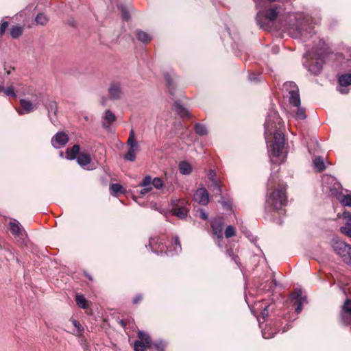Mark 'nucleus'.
Returning a JSON list of instances; mask_svg holds the SVG:
<instances>
[{"label":"nucleus","mask_w":351,"mask_h":351,"mask_svg":"<svg viewBox=\"0 0 351 351\" xmlns=\"http://www.w3.org/2000/svg\"><path fill=\"white\" fill-rule=\"evenodd\" d=\"M282 119L277 111L269 110L265 122V135L267 141L269 156L271 163H280L282 149L285 145V136L280 131Z\"/></svg>","instance_id":"f257e3e1"},{"label":"nucleus","mask_w":351,"mask_h":351,"mask_svg":"<svg viewBox=\"0 0 351 351\" xmlns=\"http://www.w3.org/2000/svg\"><path fill=\"white\" fill-rule=\"evenodd\" d=\"M256 8L258 10L256 20L257 24L261 29L268 30L271 28V23H273L280 14V7L276 5L265 9L264 0H253Z\"/></svg>","instance_id":"f03ea898"},{"label":"nucleus","mask_w":351,"mask_h":351,"mask_svg":"<svg viewBox=\"0 0 351 351\" xmlns=\"http://www.w3.org/2000/svg\"><path fill=\"white\" fill-rule=\"evenodd\" d=\"M289 16L291 19L292 18L297 19L295 27H291L289 29V33L292 37L306 40L314 34V27L311 18L305 17L301 19L300 17L297 18L294 14H289Z\"/></svg>","instance_id":"7ed1b4c3"},{"label":"nucleus","mask_w":351,"mask_h":351,"mask_svg":"<svg viewBox=\"0 0 351 351\" xmlns=\"http://www.w3.org/2000/svg\"><path fill=\"white\" fill-rule=\"evenodd\" d=\"M287 197L286 194V186H278L271 193L267 195L265 200L266 210H280L287 205Z\"/></svg>","instance_id":"20e7f679"},{"label":"nucleus","mask_w":351,"mask_h":351,"mask_svg":"<svg viewBox=\"0 0 351 351\" xmlns=\"http://www.w3.org/2000/svg\"><path fill=\"white\" fill-rule=\"evenodd\" d=\"M173 245H174V252H171V250H168L167 247L165 244L162 242V239L159 238H151L149 240V245L150 246L152 250L157 254H162L166 253L167 254L173 255L174 254H178L181 252L182 247L180 241V239L178 236H175L173 237Z\"/></svg>","instance_id":"39448f33"},{"label":"nucleus","mask_w":351,"mask_h":351,"mask_svg":"<svg viewBox=\"0 0 351 351\" xmlns=\"http://www.w3.org/2000/svg\"><path fill=\"white\" fill-rule=\"evenodd\" d=\"M332 246L339 256L342 261L351 266V247L345 242L339 240L338 238H334L332 241Z\"/></svg>","instance_id":"423d86ee"},{"label":"nucleus","mask_w":351,"mask_h":351,"mask_svg":"<svg viewBox=\"0 0 351 351\" xmlns=\"http://www.w3.org/2000/svg\"><path fill=\"white\" fill-rule=\"evenodd\" d=\"M282 90L284 96L289 97L290 104L293 106H299L300 105L299 88L295 82H286L282 85Z\"/></svg>","instance_id":"0eeeda50"},{"label":"nucleus","mask_w":351,"mask_h":351,"mask_svg":"<svg viewBox=\"0 0 351 351\" xmlns=\"http://www.w3.org/2000/svg\"><path fill=\"white\" fill-rule=\"evenodd\" d=\"M323 191L330 195H337L340 189V184L332 176L324 175L322 178Z\"/></svg>","instance_id":"6e6552de"},{"label":"nucleus","mask_w":351,"mask_h":351,"mask_svg":"<svg viewBox=\"0 0 351 351\" xmlns=\"http://www.w3.org/2000/svg\"><path fill=\"white\" fill-rule=\"evenodd\" d=\"M128 146V151L124 156L123 158L125 160L133 162L136 159V153L139 150L138 144L135 139V134L133 130H131L129 134V138L127 141Z\"/></svg>","instance_id":"1a4fd4ad"},{"label":"nucleus","mask_w":351,"mask_h":351,"mask_svg":"<svg viewBox=\"0 0 351 351\" xmlns=\"http://www.w3.org/2000/svg\"><path fill=\"white\" fill-rule=\"evenodd\" d=\"M211 228L213 234L217 239V245L219 247H221V241L223 238V230L224 226V221L223 217H217L212 220Z\"/></svg>","instance_id":"9d476101"},{"label":"nucleus","mask_w":351,"mask_h":351,"mask_svg":"<svg viewBox=\"0 0 351 351\" xmlns=\"http://www.w3.org/2000/svg\"><path fill=\"white\" fill-rule=\"evenodd\" d=\"M173 211L175 215L180 219H184L187 216L189 208L186 202L183 199H175L172 201Z\"/></svg>","instance_id":"9b49d317"},{"label":"nucleus","mask_w":351,"mask_h":351,"mask_svg":"<svg viewBox=\"0 0 351 351\" xmlns=\"http://www.w3.org/2000/svg\"><path fill=\"white\" fill-rule=\"evenodd\" d=\"M306 298L302 296V291L300 289H295L291 295V301L293 305L295 306V311L300 313L302 310V304L305 302Z\"/></svg>","instance_id":"f8f14e48"},{"label":"nucleus","mask_w":351,"mask_h":351,"mask_svg":"<svg viewBox=\"0 0 351 351\" xmlns=\"http://www.w3.org/2000/svg\"><path fill=\"white\" fill-rule=\"evenodd\" d=\"M10 230L14 237L18 240H23L26 232L19 222L13 219L9 223Z\"/></svg>","instance_id":"ddd939ff"},{"label":"nucleus","mask_w":351,"mask_h":351,"mask_svg":"<svg viewBox=\"0 0 351 351\" xmlns=\"http://www.w3.org/2000/svg\"><path fill=\"white\" fill-rule=\"evenodd\" d=\"M317 55L319 57L315 60H313L312 63H310L309 64H306V62L304 63V64L308 68V71L315 75L319 74L322 70L323 66L322 52H317Z\"/></svg>","instance_id":"4468645a"},{"label":"nucleus","mask_w":351,"mask_h":351,"mask_svg":"<svg viewBox=\"0 0 351 351\" xmlns=\"http://www.w3.org/2000/svg\"><path fill=\"white\" fill-rule=\"evenodd\" d=\"M341 319L343 324L351 326V300H346L343 306Z\"/></svg>","instance_id":"2eb2a0df"},{"label":"nucleus","mask_w":351,"mask_h":351,"mask_svg":"<svg viewBox=\"0 0 351 351\" xmlns=\"http://www.w3.org/2000/svg\"><path fill=\"white\" fill-rule=\"evenodd\" d=\"M19 102H20L21 108V109L16 108V111L19 113V114H20V115H23L25 114H29L37 108V104H33L32 101H30L29 100H27L25 99H21Z\"/></svg>","instance_id":"dca6fc26"},{"label":"nucleus","mask_w":351,"mask_h":351,"mask_svg":"<svg viewBox=\"0 0 351 351\" xmlns=\"http://www.w3.org/2000/svg\"><path fill=\"white\" fill-rule=\"evenodd\" d=\"M69 141V136L63 132H58L52 138L51 144L55 148L64 147Z\"/></svg>","instance_id":"f3484780"},{"label":"nucleus","mask_w":351,"mask_h":351,"mask_svg":"<svg viewBox=\"0 0 351 351\" xmlns=\"http://www.w3.org/2000/svg\"><path fill=\"white\" fill-rule=\"evenodd\" d=\"M341 217L345 220V225L340 228V231L343 234L351 238V213L344 211L342 213ZM339 217H341V215H339Z\"/></svg>","instance_id":"a211bd4d"},{"label":"nucleus","mask_w":351,"mask_h":351,"mask_svg":"<svg viewBox=\"0 0 351 351\" xmlns=\"http://www.w3.org/2000/svg\"><path fill=\"white\" fill-rule=\"evenodd\" d=\"M194 200L202 205H206L209 202L208 193L205 188L197 189L193 196Z\"/></svg>","instance_id":"6ab92c4d"},{"label":"nucleus","mask_w":351,"mask_h":351,"mask_svg":"<svg viewBox=\"0 0 351 351\" xmlns=\"http://www.w3.org/2000/svg\"><path fill=\"white\" fill-rule=\"evenodd\" d=\"M338 82L340 86L339 91L342 94L348 93L346 86L351 85V73H344L339 76Z\"/></svg>","instance_id":"aec40b11"},{"label":"nucleus","mask_w":351,"mask_h":351,"mask_svg":"<svg viewBox=\"0 0 351 351\" xmlns=\"http://www.w3.org/2000/svg\"><path fill=\"white\" fill-rule=\"evenodd\" d=\"M109 96L111 99L117 100L122 96V89L119 82H113L108 88Z\"/></svg>","instance_id":"412c9836"},{"label":"nucleus","mask_w":351,"mask_h":351,"mask_svg":"<svg viewBox=\"0 0 351 351\" xmlns=\"http://www.w3.org/2000/svg\"><path fill=\"white\" fill-rule=\"evenodd\" d=\"M116 121V116L110 110H106L103 116L102 127L106 130H110V125Z\"/></svg>","instance_id":"4be33fe9"},{"label":"nucleus","mask_w":351,"mask_h":351,"mask_svg":"<svg viewBox=\"0 0 351 351\" xmlns=\"http://www.w3.org/2000/svg\"><path fill=\"white\" fill-rule=\"evenodd\" d=\"M139 186L142 187V189L139 191V194L142 196L151 191L153 186L152 184V177L150 176H146L139 184Z\"/></svg>","instance_id":"5701e85b"},{"label":"nucleus","mask_w":351,"mask_h":351,"mask_svg":"<svg viewBox=\"0 0 351 351\" xmlns=\"http://www.w3.org/2000/svg\"><path fill=\"white\" fill-rule=\"evenodd\" d=\"M77 163L85 169H90L88 165L91 162L90 156L88 154L82 152L77 157Z\"/></svg>","instance_id":"b1692460"},{"label":"nucleus","mask_w":351,"mask_h":351,"mask_svg":"<svg viewBox=\"0 0 351 351\" xmlns=\"http://www.w3.org/2000/svg\"><path fill=\"white\" fill-rule=\"evenodd\" d=\"M80 147L79 145H74L71 148L67 149L66 152V158L73 160L76 158L77 155L80 154Z\"/></svg>","instance_id":"393cba45"},{"label":"nucleus","mask_w":351,"mask_h":351,"mask_svg":"<svg viewBox=\"0 0 351 351\" xmlns=\"http://www.w3.org/2000/svg\"><path fill=\"white\" fill-rule=\"evenodd\" d=\"M175 110L178 114L182 117H189L190 113L189 110L185 108L179 101H176L174 104Z\"/></svg>","instance_id":"a878e982"},{"label":"nucleus","mask_w":351,"mask_h":351,"mask_svg":"<svg viewBox=\"0 0 351 351\" xmlns=\"http://www.w3.org/2000/svg\"><path fill=\"white\" fill-rule=\"evenodd\" d=\"M46 108L48 110L49 117L51 119V121L52 122V123H54L53 121L52 120V118L51 117V114H53L54 115H56L58 111L57 103L54 101H49L46 104Z\"/></svg>","instance_id":"bb28decb"},{"label":"nucleus","mask_w":351,"mask_h":351,"mask_svg":"<svg viewBox=\"0 0 351 351\" xmlns=\"http://www.w3.org/2000/svg\"><path fill=\"white\" fill-rule=\"evenodd\" d=\"M208 189L214 195H221L222 193V186L219 180H214L213 182H211L210 185L208 186Z\"/></svg>","instance_id":"cd10ccee"},{"label":"nucleus","mask_w":351,"mask_h":351,"mask_svg":"<svg viewBox=\"0 0 351 351\" xmlns=\"http://www.w3.org/2000/svg\"><path fill=\"white\" fill-rule=\"evenodd\" d=\"M313 163L314 167L319 172L324 171L326 168L324 159L320 156L315 157L313 160Z\"/></svg>","instance_id":"c85d7f7f"},{"label":"nucleus","mask_w":351,"mask_h":351,"mask_svg":"<svg viewBox=\"0 0 351 351\" xmlns=\"http://www.w3.org/2000/svg\"><path fill=\"white\" fill-rule=\"evenodd\" d=\"M179 170L180 173L183 175H189L191 173L192 167L189 162L182 161L179 164Z\"/></svg>","instance_id":"c756f323"},{"label":"nucleus","mask_w":351,"mask_h":351,"mask_svg":"<svg viewBox=\"0 0 351 351\" xmlns=\"http://www.w3.org/2000/svg\"><path fill=\"white\" fill-rule=\"evenodd\" d=\"M138 338L140 339V341L143 342L145 345L149 347L151 346L152 339L147 332L138 330Z\"/></svg>","instance_id":"7c9ffc66"},{"label":"nucleus","mask_w":351,"mask_h":351,"mask_svg":"<svg viewBox=\"0 0 351 351\" xmlns=\"http://www.w3.org/2000/svg\"><path fill=\"white\" fill-rule=\"evenodd\" d=\"M136 35L137 38L144 43H147L152 40V37L147 33L141 30L136 31Z\"/></svg>","instance_id":"2f4dec72"},{"label":"nucleus","mask_w":351,"mask_h":351,"mask_svg":"<svg viewBox=\"0 0 351 351\" xmlns=\"http://www.w3.org/2000/svg\"><path fill=\"white\" fill-rule=\"evenodd\" d=\"M23 32V27L21 26H12L10 29V33L13 38H19Z\"/></svg>","instance_id":"473e14b6"},{"label":"nucleus","mask_w":351,"mask_h":351,"mask_svg":"<svg viewBox=\"0 0 351 351\" xmlns=\"http://www.w3.org/2000/svg\"><path fill=\"white\" fill-rule=\"evenodd\" d=\"M195 132L200 136H204L207 134V129L206 126L201 123H196L195 125Z\"/></svg>","instance_id":"72a5a7b5"},{"label":"nucleus","mask_w":351,"mask_h":351,"mask_svg":"<svg viewBox=\"0 0 351 351\" xmlns=\"http://www.w3.org/2000/svg\"><path fill=\"white\" fill-rule=\"evenodd\" d=\"M73 326L75 328V335L77 336H81L84 332V328L79 322L75 319L71 320Z\"/></svg>","instance_id":"f704fd0d"},{"label":"nucleus","mask_w":351,"mask_h":351,"mask_svg":"<svg viewBox=\"0 0 351 351\" xmlns=\"http://www.w3.org/2000/svg\"><path fill=\"white\" fill-rule=\"evenodd\" d=\"M75 301L77 306L82 308H86V300L83 295H77Z\"/></svg>","instance_id":"c9c22d12"},{"label":"nucleus","mask_w":351,"mask_h":351,"mask_svg":"<svg viewBox=\"0 0 351 351\" xmlns=\"http://www.w3.org/2000/svg\"><path fill=\"white\" fill-rule=\"evenodd\" d=\"M149 346L145 345L143 342L136 340L134 343V351H146V349Z\"/></svg>","instance_id":"e433bc0d"},{"label":"nucleus","mask_w":351,"mask_h":351,"mask_svg":"<svg viewBox=\"0 0 351 351\" xmlns=\"http://www.w3.org/2000/svg\"><path fill=\"white\" fill-rule=\"evenodd\" d=\"M1 92H3L6 96L14 98L16 97V94L12 86H8L7 88L3 86V89H1Z\"/></svg>","instance_id":"4c0bfd02"},{"label":"nucleus","mask_w":351,"mask_h":351,"mask_svg":"<svg viewBox=\"0 0 351 351\" xmlns=\"http://www.w3.org/2000/svg\"><path fill=\"white\" fill-rule=\"evenodd\" d=\"M298 108L296 113H295V117L298 120H304L306 118L305 109L300 107V105L299 106H296Z\"/></svg>","instance_id":"58836bf2"},{"label":"nucleus","mask_w":351,"mask_h":351,"mask_svg":"<svg viewBox=\"0 0 351 351\" xmlns=\"http://www.w3.org/2000/svg\"><path fill=\"white\" fill-rule=\"evenodd\" d=\"M37 24L45 25L48 22V18L43 13L38 14L35 19Z\"/></svg>","instance_id":"ea45409f"},{"label":"nucleus","mask_w":351,"mask_h":351,"mask_svg":"<svg viewBox=\"0 0 351 351\" xmlns=\"http://www.w3.org/2000/svg\"><path fill=\"white\" fill-rule=\"evenodd\" d=\"M152 184L157 189H160L164 186L163 181L160 178H155L153 180L152 179Z\"/></svg>","instance_id":"a19ab883"},{"label":"nucleus","mask_w":351,"mask_h":351,"mask_svg":"<svg viewBox=\"0 0 351 351\" xmlns=\"http://www.w3.org/2000/svg\"><path fill=\"white\" fill-rule=\"evenodd\" d=\"M226 238H230L235 234V228L232 226H228L224 232Z\"/></svg>","instance_id":"79ce46f5"},{"label":"nucleus","mask_w":351,"mask_h":351,"mask_svg":"<svg viewBox=\"0 0 351 351\" xmlns=\"http://www.w3.org/2000/svg\"><path fill=\"white\" fill-rule=\"evenodd\" d=\"M110 189L114 193H122L124 192L123 187L117 183L112 184L110 186Z\"/></svg>","instance_id":"37998d69"},{"label":"nucleus","mask_w":351,"mask_h":351,"mask_svg":"<svg viewBox=\"0 0 351 351\" xmlns=\"http://www.w3.org/2000/svg\"><path fill=\"white\" fill-rule=\"evenodd\" d=\"M340 201L343 206H351V195H343Z\"/></svg>","instance_id":"c03bdc74"},{"label":"nucleus","mask_w":351,"mask_h":351,"mask_svg":"<svg viewBox=\"0 0 351 351\" xmlns=\"http://www.w3.org/2000/svg\"><path fill=\"white\" fill-rule=\"evenodd\" d=\"M263 337L264 339H269L274 337V334L276 333L275 331H270V329L269 328H265L263 332Z\"/></svg>","instance_id":"a18cd8bd"},{"label":"nucleus","mask_w":351,"mask_h":351,"mask_svg":"<svg viewBox=\"0 0 351 351\" xmlns=\"http://www.w3.org/2000/svg\"><path fill=\"white\" fill-rule=\"evenodd\" d=\"M8 27V21H2L0 24V35H3Z\"/></svg>","instance_id":"49530a36"},{"label":"nucleus","mask_w":351,"mask_h":351,"mask_svg":"<svg viewBox=\"0 0 351 351\" xmlns=\"http://www.w3.org/2000/svg\"><path fill=\"white\" fill-rule=\"evenodd\" d=\"M275 182H276V176L271 175V177L269 178V179L268 180V183H267L268 190L269 189V188H273Z\"/></svg>","instance_id":"de8ad7c7"},{"label":"nucleus","mask_w":351,"mask_h":351,"mask_svg":"<svg viewBox=\"0 0 351 351\" xmlns=\"http://www.w3.org/2000/svg\"><path fill=\"white\" fill-rule=\"evenodd\" d=\"M165 79L167 82V87L170 90L171 88H173V82L170 77V76L169 75H166L165 76Z\"/></svg>","instance_id":"09e8293b"},{"label":"nucleus","mask_w":351,"mask_h":351,"mask_svg":"<svg viewBox=\"0 0 351 351\" xmlns=\"http://www.w3.org/2000/svg\"><path fill=\"white\" fill-rule=\"evenodd\" d=\"M260 75H256L254 73H250L248 76V79L252 82H256L259 81Z\"/></svg>","instance_id":"8fccbe9b"},{"label":"nucleus","mask_w":351,"mask_h":351,"mask_svg":"<svg viewBox=\"0 0 351 351\" xmlns=\"http://www.w3.org/2000/svg\"><path fill=\"white\" fill-rule=\"evenodd\" d=\"M208 176L211 182H213L214 180H218L217 179L216 173L213 171H210Z\"/></svg>","instance_id":"3c124183"},{"label":"nucleus","mask_w":351,"mask_h":351,"mask_svg":"<svg viewBox=\"0 0 351 351\" xmlns=\"http://www.w3.org/2000/svg\"><path fill=\"white\" fill-rule=\"evenodd\" d=\"M154 346L156 349L158 350V351H163L164 344L162 341L156 343Z\"/></svg>","instance_id":"603ef678"},{"label":"nucleus","mask_w":351,"mask_h":351,"mask_svg":"<svg viewBox=\"0 0 351 351\" xmlns=\"http://www.w3.org/2000/svg\"><path fill=\"white\" fill-rule=\"evenodd\" d=\"M268 306H266L264 309L261 313V315L262 318L264 319L265 317L268 316Z\"/></svg>","instance_id":"864d4df0"},{"label":"nucleus","mask_w":351,"mask_h":351,"mask_svg":"<svg viewBox=\"0 0 351 351\" xmlns=\"http://www.w3.org/2000/svg\"><path fill=\"white\" fill-rule=\"evenodd\" d=\"M143 299V297L141 295H136L134 299H133V303L134 304H137L138 302H139L140 301H141Z\"/></svg>","instance_id":"5fc2aeb1"},{"label":"nucleus","mask_w":351,"mask_h":351,"mask_svg":"<svg viewBox=\"0 0 351 351\" xmlns=\"http://www.w3.org/2000/svg\"><path fill=\"white\" fill-rule=\"evenodd\" d=\"M200 217L204 220H206L208 219V215L204 210H201Z\"/></svg>","instance_id":"6e6d98bb"},{"label":"nucleus","mask_w":351,"mask_h":351,"mask_svg":"<svg viewBox=\"0 0 351 351\" xmlns=\"http://www.w3.org/2000/svg\"><path fill=\"white\" fill-rule=\"evenodd\" d=\"M123 18L124 20H128V19L129 18L128 14L126 12H123Z\"/></svg>","instance_id":"4d7b16f0"},{"label":"nucleus","mask_w":351,"mask_h":351,"mask_svg":"<svg viewBox=\"0 0 351 351\" xmlns=\"http://www.w3.org/2000/svg\"><path fill=\"white\" fill-rule=\"evenodd\" d=\"M227 254H228L230 256H233V255H232V250H227Z\"/></svg>","instance_id":"13d9d810"},{"label":"nucleus","mask_w":351,"mask_h":351,"mask_svg":"<svg viewBox=\"0 0 351 351\" xmlns=\"http://www.w3.org/2000/svg\"><path fill=\"white\" fill-rule=\"evenodd\" d=\"M221 203L223 205V206H229V205H228L224 201H221Z\"/></svg>","instance_id":"bf43d9fd"},{"label":"nucleus","mask_w":351,"mask_h":351,"mask_svg":"<svg viewBox=\"0 0 351 351\" xmlns=\"http://www.w3.org/2000/svg\"><path fill=\"white\" fill-rule=\"evenodd\" d=\"M237 258H238V257H234V256L232 257V259L234 260V262H235V263H237V264L238 263H237Z\"/></svg>","instance_id":"052dcab7"},{"label":"nucleus","mask_w":351,"mask_h":351,"mask_svg":"<svg viewBox=\"0 0 351 351\" xmlns=\"http://www.w3.org/2000/svg\"><path fill=\"white\" fill-rule=\"evenodd\" d=\"M121 322V325H123V326H124V325H125V324H124V321H123V320H121V322Z\"/></svg>","instance_id":"680f3d73"},{"label":"nucleus","mask_w":351,"mask_h":351,"mask_svg":"<svg viewBox=\"0 0 351 351\" xmlns=\"http://www.w3.org/2000/svg\"><path fill=\"white\" fill-rule=\"evenodd\" d=\"M288 328H289V327H287V328H284V330H283V332H285L286 330H288Z\"/></svg>","instance_id":"e2e57ef3"},{"label":"nucleus","mask_w":351,"mask_h":351,"mask_svg":"<svg viewBox=\"0 0 351 351\" xmlns=\"http://www.w3.org/2000/svg\"><path fill=\"white\" fill-rule=\"evenodd\" d=\"M272 282H273L275 285H276V280H272Z\"/></svg>","instance_id":"0e129e2a"}]
</instances>
